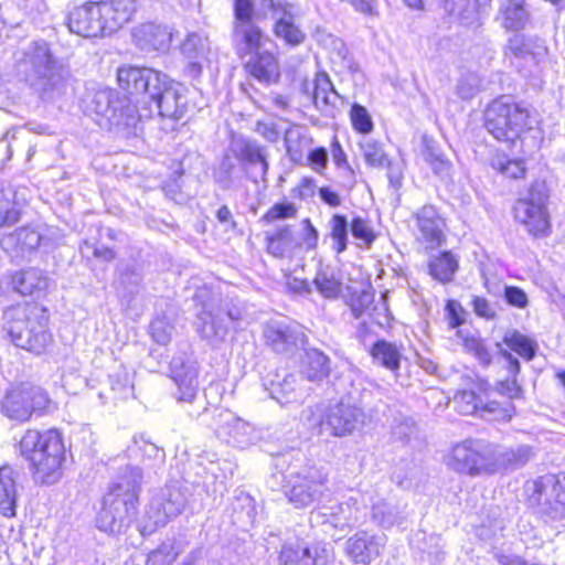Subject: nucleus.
I'll return each instance as SVG.
<instances>
[{"label":"nucleus","mask_w":565,"mask_h":565,"mask_svg":"<svg viewBox=\"0 0 565 565\" xmlns=\"http://www.w3.org/2000/svg\"><path fill=\"white\" fill-rule=\"evenodd\" d=\"M142 473L138 467H127L104 497L97 527L106 533H120L136 518Z\"/></svg>","instance_id":"nucleus-1"},{"label":"nucleus","mask_w":565,"mask_h":565,"mask_svg":"<svg viewBox=\"0 0 565 565\" xmlns=\"http://www.w3.org/2000/svg\"><path fill=\"white\" fill-rule=\"evenodd\" d=\"M19 451L29 461L36 482L53 484L61 479L65 446L58 430H28L19 443Z\"/></svg>","instance_id":"nucleus-2"},{"label":"nucleus","mask_w":565,"mask_h":565,"mask_svg":"<svg viewBox=\"0 0 565 565\" xmlns=\"http://www.w3.org/2000/svg\"><path fill=\"white\" fill-rule=\"evenodd\" d=\"M45 311L26 305L12 306L3 312V330L14 345L34 352H45L53 342Z\"/></svg>","instance_id":"nucleus-3"},{"label":"nucleus","mask_w":565,"mask_h":565,"mask_svg":"<svg viewBox=\"0 0 565 565\" xmlns=\"http://www.w3.org/2000/svg\"><path fill=\"white\" fill-rule=\"evenodd\" d=\"M18 71L26 83L47 97L64 86V70L44 41L32 42L18 60Z\"/></svg>","instance_id":"nucleus-4"},{"label":"nucleus","mask_w":565,"mask_h":565,"mask_svg":"<svg viewBox=\"0 0 565 565\" xmlns=\"http://www.w3.org/2000/svg\"><path fill=\"white\" fill-rule=\"evenodd\" d=\"M300 420L320 436L345 437L363 423L364 413L360 407L340 402L328 407L323 415L318 406H309L301 412Z\"/></svg>","instance_id":"nucleus-5"},{"label":"nucleus","mask_w":565,"mask_h":565,"mask_svg":"<svg viewBox=\"0 0 565 565\" xmlns=\"http://www.w3.org/2000/svg\"><path fill=\"white\" fill-rule=\"evenodd\" d=\"M529 111L509 97L495 99L486 111V128L500 141H514L527 125Z\"/></svg>","instance_id":"nucleus-6"},{"label":"nucleus","mask_w":565,"mask_h":565,"mask_svg":"<svg viewBox=\"0 0 565 565\" xmlns=\"http://www.w3.org/2000/svg\"><path fill=\"white\" fill-rule=\"evenodd\" d=\"M446 465L470 477L492 475V444L481 439L460 441L447 455Z\"/></svg>","instance_id":"nucleus-7"},{"label":"nucleus","mask_w":565,"mask_h":565,"mask_svg":"<svg viewBox=\"0 0 565 565\" xmlns=\"http://www.w3.org/2000/svg\"><path fill=\"white\" fill-rule=\"evenodd\" d=\"M188 498L178 486H168L156 492L145 512L140 525L142 535H149L158 527L164 526L185 508Z\"/></svg>","instance_id":"nucleus-8"},{"label":"nucleus","mask_w":565,"mask_h":565,"mask_svg":"<svg viewBox=\"0 0 565 565\" xmlns=\"http://www.w3.org/2000/svg\"><path fill=\"white\" fill-rule=\"evenodd\" d=\"M164 81V74L148 67L124 65L117 70L118 86L128 95V105L138 114L139 105H148L151 90Z\"/></svg>","instance_id":"nucleus-9"},{"label":"nucleus","mask_w":565,"mask_h":565,"mask_svg":"<svg viewBox=\"0 0 565 565\" xmlns=\"http://www.w3.org/2000/svg\"><path fill=\"white\" fill-rule=\"evenodd\" d=\"M360 514L358 499L350 497L344 502L319 505L311 511L310 521L323 526L326 533L338 540L359 522Z\"/></svg>","instance_id":"nucleus-10"},{"label":"nucleus","mask_w":565,"mask_h":565,"mask_svg":"<svg viewBox=\"0 0 565 565\" xmlns=\"http://www.w3.org/2000/svg\"><path fill=\"white\" fill-rule=\"evenodd\" d=\"M327 475L316 467H306L290 473L284 486V493L297 509L307 508L322 497Z\"/></svg>","instance_id":"nucleus-11"},{"label":"nucleus","mask_w":565,"mask_h":565,"mask_svg":"<svg viewBox=\"0 0 565 565\" xmlns=\"http://www.w3.org/2000/svg\"><path fill=\"white\" fill-rule=\"evenodd\" d=\"M50 404L51 399L43 388L22 384L7 394L2 409L9 418L25 422L33 414L42 415L47 412Z\"/></svg>","instance_id":"nucleus-12"},{"label":"nucleus","mask_w":565,"mask_h":565,"mask_svg":"<svg viewBox=\"0 0 565 565\" xmlns=\"http://www.w3.org/2000/svg\"><path fill=\"white\" fill-rule=\"evenodd\" d=\"M89 110L97 116L100 126H135L141 114L117 97L116 92L105 88L96 92L90 100Z\"/></svg>","instance_id":"nucleus-13"},{"label":"nucleus","mask_w":565,"mask_h":565,"mask_svg":"<svg viewBox=\"0 0 565 565\" xmlns=\"http://www.w3.org/2000/svg\"><path fill=\"white\" fill-rule=\"evenodd\" d=\"M515 220L535 237L546 236L551 230L546 195L532 185L527 196L519 199L513 207Z\"/></svg>","instance_id":"nucleus-14"},{"label":"nucleus","mask_w":565,"mask_h":565,"mask_svg":"<svg viewBox=\"0 0 565 565\" xmlns=\"http://www.w3.org/2000/svg\"><path fill=\"white\" fill-rule=\"evenodd\" d=\"M159 87L151 90L148 105L145 106L147 113H141L142 117L151 116L156 110L160 116L173 119H180L185 113L186 98L183 95L182 86L172 82L166 74L164 81Z\"/></svg>","instance_id":"nucleus-15"},{"label":"nucleus","mask_w":565,"mask_h":565,"mask_svg":"<svg viewBox=\"0 0 565 565\" xmlns=\"http://www.w3.org/2000/svg\"><path fill=\"white\" fill-rule=\"evenodd\" d=\"M262 7L270 10L273 19L276 20L274 32L277 38L294 46L305 41L306 34L296 23L301 15L297 4L287 1L262 0Z\"/></svg>","instance_id":"nucleus-16"},{"label":"nucleus","mask_w":565,"mask_h":565,"mask_svg":"<svg viewBox=\"0 0 565 565\" xmlns=\"http://www.w3.org/2000/svg\"><path fill=\"white\" fill-rule=\"evenodd\" d=\"M532 499L541 507L542 512L552 519L565 515V475H546L534 484Z\"/></svg>","instance_id":"nucleus-17"},{"label":"nucleus","mask_w":565,"mask_h":565,"mask_svg":"<svg viewBox=\"0 0 565 565\" xmlns=\"http://www.w3.org/2000/svg\"><path fill=\"white\" fill-rule=\"evenodd\" d=\"M230 147L243 166L246 178L253 182L265 180L269 164L264 146L250 138H238L233 140Z\"/></svg>","instance_id":"nucleus-18"},{"label":"nucleus","mask_w":565,"mask_h":565,"mask_svg":"<svg viewBox=\"0 0 565 565\" xmlns=\"http://www.w3.org/2000/svg\"><path fill=\"white\" fill-rule=\"evenodd\" d=\"M216 435L236 447H247L260 438V431L230 411H223L217 416Z\"/></svg>","instance_id":"nucleus-19"},{"label":"nucleus","mask_w":565,"mask_h":565,"mask_svg":"<svg viewBox=\"0 0 565 565\" xmlns=\"http://www.w3.org/2000/svg\"><path fill=\"white\" fill-rule=\"evenodd\" d=\"M386 545L385 535L359 531L345 542V554L355 565H370L382 554Z\"/></svg>","instance_id":"nucleus-20"},{"label":"nucleus","mask_w":565,"mask_h":565,"mask_svg":"<svg viewBox=\"0 0 565 565\" xmlns=\"http://www.w3.org/2000/svg\"><path fill=\"white\" fill-rule=\"evenodd\" d=\"M332 561V552L322 545L286 543L279 553V565H330Z\"/></svg>","instance_id":"nucleus-21"},{"label":"nucleus","mask_w":565,"mask_h":565,"mask_svg":"<svg viewBox=\"0 0 565 565\" xmlns=\"http://www.w3.org/2000/svg\"><path fill=\"white\" fill-rule=\"evenodd\" d=\"M67 25L72 33L84 38L106 36L95 1L75 7L68 13Z\"/></svg>","instance_id":"nucleus-22"},{"label":"nucleus","mask_w":565,"mask_h":565,"mask_svg":"<svg viewBox=\"0 0 565 565\" xmlns=\"http://www.w3.org/2000/svg\"><path fill=\"white\" fill-rule=\"evenodd\" d=\"M105 35H110L128 23L136 12V0L96 1Z\"/></svg>","instance_id":"nucleus-23"},{"label":"nucleus","mask_w":565,"mask_h":565,"mask_svg":"<svg viewBox=\"0 0 565 565\" xmlns=\"http://www.w3.org/2000/svg\"><path fill=\"white\" fill-rule=\"evenodd\" d=\"M132 40L142 51H166L170 46L172 33L167 25L147 22L134 28Z\"/></svg>","instance_id":"nucleus-24"},{"label":"nucleus","mask_w":565,"mask_h":565,"mask_svg":"<svg viewBox=\"0 0 565 565\" xmlns=\"http://www.w3.org/2000/svg\"><path fill=\"white\" fill-rule=\"evenodd\" d=\"M509 50L515 58L521 61L522 67H537L547 56V47L540 39H524L515 35L509 42Z\"/></svg>","instance_id":"nucleus-25"},{"label":"nucleus","mask_w":565,"mask_h":565,"mask_svg":"<svg viewBox=\"0 0 565 565\" xmlns=\"http://www.w3.org/2000/svg\"><path fill=\"white\" fill-rule=\"evenodd\" d=\"M181 52L188 60V72L193 77L199 76L203 66L210 63V41L199 33L186 36L181 45Z\"/></svg>","instance_id":"nucleus-26"},{"label":"nucleus","mask_w":565,"mask_h":565,"mask_svg":"<svg viewBox=\"0 0 565 565\" xmlns=\"http://www.w3.org/2000/svg\"><path fill=\"white\" fill-rule=\"evenodd\" d=\"M198 366L194 362H172V379L177 385L175 397L179 402L192 403L198 393Z\"/></svg>","instance_id":"nucleus-27"},{"label":"nucleus","mask_w":565,"mask_h":565,"mask_svg":"<svg viewBox=\"0 0 565 565\" xmlns=\"http://www.w3.org/2000/svg\"><path fill=\"white\" fill-rule=\"evenodd\" d=\"M267 39L252 22H237L234 30V45L241 56L264 51Z\"/></svg>","instance_id":"nucleus-28"},{"label":"nucleus","mask_w":565,"mask_h":565,"mask_svg":"<svg viewBox=\"0 0 565 565\" xmlns=\"http://www.w3.org/2000/svg\"><path fill=\"white\" fill-rule=\"evenodd\" d=\"M8 284L18 294L31 296L45 291L49 288L50 279L41 269L29 268L9 276Z\"/></svg>","instance_id":"nucleus-29"},{"label":"nucleus","mask_w":565,"mask_h":565,"mask_svg":"<svg viewBox=\"0 0 565 565\" xmlns=\"http://www.w3.org/2000/svg\"><path fill=\"white\" fill-rule=\"evenodd\" d=\"M264 335L267 342L277 352H285L289 347H297L303 342V333L297 326L281 322H270L266 326Z\"/></svg>","instance_id":"nucleus-30"},{"label":"nucleus","mask_w":565,"mask_h":565,"mask_svg":"<svg viewBox=\"0 0 565 565\" xmlns=\"http://www.w3.org/2000/svg\"><path fill=\"white\" fill-rule=\"evenodd\" d=\"M419 237L429 247L439 246L444 241V222L436 209L431 205L424 206L416 215Z\"/></svg>","instance_id":"nucleus-31"},{"label":"nucleus","mask_w":565,"mask_h":565,"mask_svg":"<svg viewBox=\"0 0 565 565\" xmlns=\"http://www.w3.org/2000/svg\"><path fill=\"white\" fill-rule=\"evenodd\" d=\"M243 175H245L243 166L238 158L233 153L231 147L223 154L220 164L213 171V178L218 186L228 190L236 186Z\"/></svg>","instance_id":"nucleus-32"},{"label":"nucleus","mask_w":565,"mask_h":565,"mask_svg":"<svg viewBox=\"0 0 565 565\" xmlns=\"http://www.w3.org/2000/svg\"><path fill=\"white\" fill-rule=\"evenodd\" d=\"M532 457L529 446L505 449L492 444V475L501 470L515 469L524 466Z\"/></svg>","instance_id":"nucleus-33"},{"label":"nucleus","mask_w":565,"mask_h":565,"mask_svg":"<svg viewBox=\"0 0 565 565\" xmlns=\"http://www.w3.org/2000/svg\"><path fill=\"white\" fill-rule=\"evenodd\" d=\"M249 74L259 82L276 81L279 75L278 63L275 55L268 50L255 54L246 64Z\"/></svg>","instance_id":"nucleus-34"},{"label":"nucleus","mask_w":565,"mask_h":565,"mask_svg":"<svg viewBox=\"0 0 565 565\" xmlns=\"http://www.w3.org/2000/svg\"><path fill=\"white\" fill-rule=\"evenodd\" d=\"M459 269V259L451 252H443L430 256L428 260L429 275L440 284H448Z\"/></svg>","instance_id":"nucleus-35"},{"label":"nucleus","mask_w":565,"mask_h":565,"mask_svg":"<svg viewBox=\"0 0 565 565\" xmlns=\"http://www.w3.org/2000/svg\"><path fill=\"white\" fill-rule=\"evenodd\" d=\"M373 363L392 372L399 369L403 356L402 347L386 340H377L371 348Z\"/></svg>","instance_id":"nucleus-36"},{"label":"nucleus","mask_w":565,"mask_h":565,"mask_svg":"<svg viewBox=\"0 0 565 565\" xmlns=\"http://www.w3.org/2000/svg\"><path fill=\"white\" fill-rule=\"evenodd\" d=\"M17 484L14 470L9 466L0 468V512L4 516L15 514Z\"/></svg>","instance_id":"nucleus-37"},{"label":"nucleus","mask_w":565,"mask_h":565,"mask_svg":"<svg viewBox=\"0 0 565 565\" xmlns=\"http://www.w3.org/2000/svg\"><path fill=\"white\" fill-rule=\"evenodd\" d=\"M196 329L202 338L211 341L223 340L226 334V327L207 303H203L202 310L198 313Z\"/></svg>","instance_id":"nucleus-38"},{"label":"nucleus","mask_w":565,"mask_h":565,"mask_svg":"<svg viewBox=\"0 0 565 565\" xmlns=\"http://www.w3.org/2000/svg\"><path fill=\"white\" fill-rule=\"evenodd\" d=\"M298 243L295 241L292 232L288 226L278 230L275 234L267 237V252L278 258H291Z\"/></svg>","instance_id":"nucleus-39"},{"label":"nucleus","mask_w":565,"mask_h":565,"mask_svg":"<svg viewBox=\"0 0 565 565\" xmlns=\"http://www.w3.org/2000/svg\"><path fill=\"white\" fill-rule=\"evenodd\" d=\"M42 234L34 227H20L10 235L6 243L13 244L18 256L25 257L38 249Z\"/></svg>","instance_id":"nucleus-40"},{"label":"nucleus","mask_w":565,"mask_h":565,"mask_svg":"<svg viewBox=\"0 0 565 565\" xmlns=\"http://www.w3.org/2000/svg\"><path fill=\"white\" fill-rule=\"evenodd\" d=\"M329 233L326 238L331 241V249L340 255L348 248L349 243V222L347 216L334 214L328 222Z\"/></svg>","instance_id":"nucleus-41"},{"label":"nucleus","mask_w":565,"mask_h":565,"mask_svg":"<svg viewBox=\"0 0 565 565\" xmlns=\"http://www.w3.org/2000/svg\"><path fill=\"white\" fill-rule=\"evenodd\" d=\"M372 520L383 529H390L402 522V510L396 503L385 499L372 503Z\"/></svg>","instance_id":"nucleus-42"},{"label":"nucleus","mask_w":565,"mask_h":565,"mask_svg":"<svg viewBox=\"0 0 565 565\" xmlns=\"http://www.w3.org/2000/svg\"><path fill=\"white\" fill-rule=\"evenodd\" d=\"M330 371L329 359L317 349H309L302 361V373L310 381H318L328 376Z\"/></svg>","instance_id":"nucleus-43"},{"label":"nucleus","mask_w":565,"mask_h":565,"mask_svg":"<svg viewBox=\"0 0 565 565\" xmlns=\"http://www.w3.org/2000/svg\"><path fill=\"white\" fill-rule=\"evenodd\" d=\"M523 2V0H508L502 4V24L505 29L519 30L525 26L529 13Z\"/></svg>","instance_id":"nucleus-44"},{"label":"nucleus","mask_w":565,"mask_h":565,"mask_svg":"<svg viewBox=\"0 0 565 565\" xmlns=\"http://www.w3.org/2000/svg\"><path fill=\"white\" fill-rule=\"evenodd\" d=\"M490 0H445V9L465 21L472 20Z\"/></svg>","instance_id":"nucleus-45"},{"label":"nucleus","mask_w":565,"mask_h":565,"mask_svg":"<svg viewBox=\"0 0 565 565\" xmlns=\"http://www.w3.org/2000/svg\"><path fill=\"white\" fill-rule=\"evenodd\" d=\"M128 455L134 458H149L158 462H163L164 452L159 449L153 443L147 440L143 435L135 436L132 443L127 448Z\"/></svg>","instance_id":"nucleus-46"},{"label":"nucleus","mask_w":565,"mask_h":565,"mask_svg":"<svg viewBox=\"0 0 565 565\" xmlns=\"http://www.w3.org/2000/svg\"><path fill=\"white\" fill-rule=\"evenodd\" d=\"M360 148L367 166L373 168H384L388 164V158L379 141L372 138H365L360 143Z\"/></svg>","instance_id":"nucleus-47"},{"label":"nucleus","mask_w":565,"mask_h":565,"mask_svg":"<svg viewBox=\"0 0 565 565\" xmlns=\"http://www.w3.org/2000/svg\"><path fill=\"white\" fill-rule=\"evenodd\" d=\"M313 285L319 294L324 298H337L341 292V282L334 277L333 273L327 269H320Z\"/></svg>","instance_id":"nucleus-48"},{"label":"nucleus","mask_w":565,"mask_h":565,"mask_svg":"<svg viewBox=\"0 0 565 565\" xmlns=\"http://www.w3.org/2000/svg\"><path fill=\"white\" fill-rule=\"evenodd\" d=\"M180 553L174 543L163 542L148 554L145 565H172Z\"/></svg>","instance_id":"nucleus-49"},{"label":"nucleus","mask_w":565,"mask_h":565,"mask_svg":"<svg viewBox=\"0 0 565 565\" xmlns=\"http://www.w3.org/2000/svg\"><path fill=\"white\" fill-rule=\"evenodd\" d=\"M503 343L526 360H532L534 356L535 348L533 342L516 331L508 332L503 338Z\"/></svg>","instance_id":"nucleus-50"},{"label":"nucleus","mask_w":565,"mask_h":565,"mask_svg":"<svg viewBox=\"0 0 565 565\" xmlns=\"http://www.w3.org/2000/svg\"><path fill=\"white\" fill-rule=\"evenodd\" d=\"M295 377L292 375L286 376L284 381L271 391V396L280 405H289L301 401V394L296 391Z\"/></svg>","instance_id":"nucleus-51"},{"label":"nucleus","mask_w":565,"mask_h":565,"mask_svg":"<svg viewBox=\"0 0 565 565\" xmlns=\"http://www.w3.org/2000/svg\"><path fill=\"white\" fill-rule=\"evenodd\" d=\"M20 218V211L11 192L0 189V227L11 226Z\"/></svg>","instance_id":"nucleus-52"},{"label":"nucleus","mask_w":565,"mask_h":565,"mask_svg":"<svg viewBox=\"0 0 565 565\" xmlns=\"http://www.w3.org/2000/svg\"><path fill=\"white\" fill-rule=\"evenodd\" d=\"M480 87L481 78L479 75L473 72H467L461 74L455 92L459 98L467 100L473 98L479 93Z\"/></svg>","instance_id":"nucleus-53"},{"label":"nucleus","mask_w":565,"mask_h":565,"mask_svg":"<svg viewBox=\"0 0 565 565\" xmlns=\"http://www.w3.org/2000/svg\"><path fill=\"white\" fill-rule=\"evenodd\" d=\"M109 383L111 390L121 396H127L134 388L132 374L124 365H119L109 374Z\"/></svg>","instance_id":"nucleus-54"},{"label":"nucleus","mask_w":565,"mask_h":565,"mask_svg":"<svg viewBox=\"0 0 565 565\" xmlns=\"http://www.w3.org/2000/svg\"><path fill=\"white\" fill-rule=\"evenodd\" d=\"M480 399L473 391H461L454 396L452 404L462 415H478Z\"/></svg>","instance_id":"nucleus-55"},{"label":"nucleus","mask_w":565,"mask_h":565,"mask_svg":"<svg viewBox=\"0 0 565 565\" xmlns=\"http://www.w3.org/2000/svg\"><path fill=\"white\" fill-rule=\"evenodd\" d=\"M350 230L354 238L365 246H371L376 239V234L369 220L355 216L350 223Z\"/></svg>","instance_id":"nucleus-56"},{"label":"nucleus","mask_w":565,"mask_h":565,"mask_svg":"<svg viewBox=\"0 0 565 565\" xmlns=\"http://www.w3.org/2000/svg\"><path fill=\"white\" fill-rule=\"evenodd\" d=\"M478 415L487 420H509L512 416L511 408L501 406L495 401L483 402L480 399Z\"/></svg>","instance_id":"nucleus-57"},{"label":"nucleus","mask_w":565,"mask_h":565,"mask_svg":"<svg viewBox=\"0 0 565 565\" xmlns=\"http://www.w3.org/2000/svg\"><path fill=\"white\" fill-rule=\"evenodd\" d=\"M335 94L331 81L326 73L317 74L313 87V102L317 107L330 104V96Z\"/></svg>","instance_id":"nucleus-58"},{"label":"nucleus","mask_w":565,"mask_h":565,"mask_svg":"<svg viewBox=\"0 0 565 565\" xmlns=\"http://www.w3.org/2000/svg\"><path fill=\"white\" fill-rule=\"evenodd\" d=\"M351 124L360 134H370L373 130V120L367 109L359 104H354L350 110Z\"/></svg>","instance_id":"nucleus-59"},{"label":"nucleus","mask_w":565,"mask_h":565,"mask_svg":"<svg viewBox=\"0 0 565 565\" xmlns=\"http://www.w3.org/2000/svg\"><path fill=\"white\" fill-rule=\"evenodd\" d=\"M173 332V326L166 317L156 318L150 324V333L153 341L160 345H167Z\"/></svg>","instance_id":"nucleus-60"},{"label":"nucleus","mask_w":565,"mask_h":565,"mask_svg":"<svg viewBox=\"0 0 565 565\" xmlns=\"http://www.w3.org/2000/svg\"><path fill=\"white\" fill-rule=\"evenodd\" d=\"M492 166L502 174L511 179L522 178L525 173V168L522 160L498 159L492 163Z\"/></svg>","instance_id":"nucleus-61"},{"label":"nucleus","mask_w":565,"mask_h":565,"mask_svg":"<svg viewBox=\"0 0 565 565\" xmlns=\"http://www.w3.org/2000/svg\"><path fill=\"white\" fill-rule=\"evenodd\" d=\"M502 531V522L495 520L490 525L482 524L478 529V536L481 541L494 547L503 536Z\"/></svg>","instance_id":"nucleus-62"},{"label":"nucleus","mask_w":565,"mask_h":565,"mask_svg":"<svg viewBox=\"0 0 565 565\" xmlns=\"http://www.w3.org/2000/svg\"><path fill=\"white\" fill-rule=\"evenodd\" d=\"M301 225L302 233L298 247H302L306 250H312L318 245L319 233L309 218H305L301 222Z\"/></svg>","instance_id":"nucleus-63"},{"label":"nucleus","mask_w":565,"mask_h":565,"mask_svg":"<svg viewBox=\"0 0 565 565\" xmlns=\"http://www.w3.org/2000/svg\"><path fill=\"white\" fill-rule=\"evenodd\" d=\"M309 167L318 174H323L328 166V151L323 147L316 148L308 153Z\"/></svg>","instance_id":"nucleus-64"}]
</instances>
